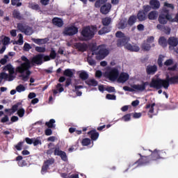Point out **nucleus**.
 Segmentation results:
<instances>
[{"label":"nucleus","mask_w":178,"mask_h":178,"mask_svg":"<svg viewBox=\"0 0 178 178\" xmlns=\"http://www.w3.org/2000/svg\"><path fill=\"white\" fill-rule=\"evenodd\" d=\"M77 33H79V28L73 25L66 27L63 31L64 35H68L69 37H73V35H76Z\"/></svg>","instance_id":"obj_9"},{"label":"nucleus","mask_w":178,"mask_h":178,"mask_svg":"<svg viewBox=\"0 0 178 178\" xmlns=\"http://www.w3.org/2000/svg\"><path fill=\"white\" fill-rule=\"evenodd\" d=\"M102 23L103 26H109V24H111V23H112V18H111L110 17H106L102 19Z\"/></svg>","instance_id":"obj_34"},{"label":"nucleus","mask_w":178,"mask_h":178,"mask_svg":"<svg viewBox=\"0 0 178 178\" xmlns=\"http://www.w3.org/2000/svg\"><path fill=\"white\" fill-rule=\"evenodd\" d=\"M147 17L149 20H156L158 17V11L153 10L149 13Z\"/></svg>","instance_id":"obj_28"},{"label":"nucleus","mask_w":178,"mask_h":178,"mask_svg":"<svg viewBox=\"0 0 178 178\" xmlns=\"http://www.w3.org/2000/svg\"><path fill=\"white\" fill-rule=\"evenodd\" d=\"M0 76H1V79L8 81V77H9V74L6 72L0 73Z\"/></svg>","instance_id":"obj_61"},{"label":"nucleus","mask_w":178,"mask_h":178,"mask_svg":"<svg viewBox=\"0 0 178 178\" xmlns=\"http://www.w3.org/2000/svg\"><path fill=\"white\" fill-rule=\"evenodd\" d=\"M43 60H44V54H39L32 58L31 61V65H34L35 64V65H37L38 66H40L41 65L42 63H43Z\"/></svg>","instance_id":"obj_12"},{"label":"nucleus","mask_w":178,"mask_h":178,"mask_svg":"<svg viewBox=\"0 0 178 178\" xmlns=\"http://www.w3.org/2000/svg\"><path fill=\"white\" fill-rule=\"evenodd\" d=\"M159 23L160 24H168V22H170L172 23V13H170L168 8H163L159 16Z\"/></svg>","instance_id":"obj_4"},{"label":"nucleus","mask_w":178,"mask_h":178,"mask_svg":"<svg viewBox=\"0 0 178 178\" xmlns=\"http://www.w3.org/2000/svg\"><path fill=\"white\" fill-rule=\"evenodd\" d=\"M74 75V72L72 71V70L66 69L63 72V76H65L66 77H69V79H72V77H73Z\"/></svg>","instance_id":"obj_30"},{"label":"nucleus","mask_w":178,"mask_h":178,"mask_svg":"<svg viewBox=\"0 0 178 178\" xmlns=\"http://www.w3.org/2000/svg\"><path fill=\"white\" fill-rule=\"evenodd\" d=\"M79 77L81 80H87L88 79V74L86 72H82L79 74Z\"/></svg>","instance_id":"obj_47"},{"label":"nucleus","mask_w":178,"mask_h":178,"mask_svg":"<svg viewBox=\"0 0 178 178\" xmlns=\"http://www.w3.org/2000/svg\"><path fill=\"white\" fill-rule=\"evenodd\" d=\"M105 90L108 92H115L116 90L115 89V87L113 86H108L105 88Z\"/></svg>","instance_id":"obj_59"},{"label":"nucleus","mask_w":178,"mask_h":178,"mask_svg":"<svg viewBox=\"0 0 178 178\" xmlns=\"http://www.w3.org/2000/svg\"><path fill=\"white\" fill-rule=\"evenodd\" d=\"M115 37H117V38H124L126 35H124V33L123 32L118 31L115 33Z\"/></svg>","instance_id":"obj_54"},{"label":"nucleus","mask_w":178,"mask_h":178,"mask_svg":"<svg viewBox=\"0 0 178 178\" xmlns=\"http://www.w3.org/2000/svg\"><path fill=\"white\" fill-rule=\"evenodd\" d=\"M96 31V26H87L83 28L81 32V35L83 38L84 41H90V40H92V38H94V35H95Z\"/></svg>","instance_id":"obj_3"},{"label":"nucleus","mask_w":178,"mask_h":178,"mask_svg":"<svg viewBox=\"0 0 178 178\" xmlns=\"http://www.w3.org/2000/svg\"><path fill=\"white\" fill-rule=\"evenodd\" d=\"M54 163H55V159L54 158H51L44 161L41 169L42 175H45V173L48 172V170L49 169V166H51V165H54Z\"/></svg>","instance_id":"obj_10"},{"label":"nucleus","mask_w":178,"mask_h":178,"mask_svg":"<svg viewBox=\"0 0 178 178\" xmlns=\"http://www.w3.org/2000/svg\"><path fill=\"white\" fill-rule=\"evenodd\" d=\"M88 136L90 137L91 141H97L99 137V133L96 129H92L88 132Z\"/></svg>","instance_id":"obj_16"},{"label":"nucleus","mask_w":178,"mask_h":178,"mask_svg":"<svg viewBox=\"0 0 178 178\" xmlns=\"http://www.w3.org/2000/svg\"><path fill=\"white\" fill-rule=\"evenodd\" d=\"M54 155H55V156H60L62 161H63L64 162H67V155L66 154V152L60 150L59 147H55L54 151Z\"/></svg>","instance_id":"obj_13"},{"label":"nucleus","mask_w":178,"mask_h":178,"mask_svg":"<svg viewBox=\"0 0 178 178\" xmlns=\"http://www.w3.org/2000/svg\"><path fill=\"white\" fill-rule=\"evenodd\" d=\"M125 49L128 51H130V52H138L140 51V47H138L137 44H125Z\"/></svg>","instance_id":"obj_22"},{"label":"nucleus","mask_w":178,"mask_h":178,"mask_svg":"<svg viewBox=\"0 0 178 178\" xmlns=\"http://www.w3.org/2000/svg\"><path fill=\"white\" fill-rule=\"evenodd\" d=\"M47 38L44 39H33V42L35 44H37L38 45H41L42 44H47Z\"/></svg>","instance_id":"obj_41"},{"label":"nucleus","mask_w":178,"mask_h":178,"mask_svg":"<svg viewBox=\"0 0 178 178\" xmlns=\"http://www.w3.org/2000/svg\"><path fill=\"white\" fill-rule=\"evenodd\" d=\"M111 30H112V27L108 26H105L98 31V34L99 35H102L104 34L110 33Z\"/></svg>","instance_id":"obj_25"},{"label":"nucleus","mask_w":178,"mask_h":178,"mask_svg":"<svg viewBox=\"0 0 178 178\" xmlns=\"http://www.w3.org/2000/svg\"><path fill=\"white\" fill-rule=\"evenodd\" d=\"M99 48H101V46L97 47V44H92L90 46V49L92 52V55H95V52H98Z\"/></svg>","instance_id":"obj_36"},{"label":"nucleus","mask_w":178,"mask_h":178,"mask_svg":"<svg viewBox=\"0 0 178 178\" xmlns=\"http://www.w3.org/2000/svg\"><path fill=\"white\" fill-rule=\"evenodd\" d=\"M90 144H91V139H90L88 138H85L82 139L81 145H83V147H88V145H90Z\"/></svg>","instance_id":"obj_39"},{"label":"nucleus","mask_w":178,"mask_h":178,"mask_svg":"<svg viewBox=\"0 0 178 178\" xmlns=\"http://www.w3.org/2000/svg\"><path fill=\"white\" fill-rule=\"evenodd\" d=\"M152 152L151 155L149 156L150 162H154V161H158V159H166V152L163 150H158L155 149L154 151L149 149Z\"/></svg>","instance_id":"obj_5"},{"label":"nucleus","mask_w":178,"mask_h":178,"mask_svg":"<svg viewBox=\"0 0 178 178\" xmlns=\"http://www.w3.org/2000/svg\"><path fill=\"white\" fill-rule=\"evenodd\" d=\"M56 88L57 90H58L59 92H63V91H65V89L63 88V87H62V85L60 83H58L56 85Z\"/></svg>","instance_id":"obj_64"},{"label":"nucleus","mask_w":178,"mask_h":178,"mask_svg":"<svg viewBox=\"0 0 178 178\" xmlns=\"http://www.w3.org/2000/svg\"><path fill=\"white\" fill-rule=\"evenodd\" d=\"M152 7H151V6L149 5H146L143 6V10L145 13H148V12H149V10H151Z\"/></svg>","instance_id":"obj_62"},{"label":"nucleus","mask_w":178,"mask_h":178,"mask_svg":"<svg viewBox=\"0 0 178 178\" xmlns=\"http://www.w3.org/2000/svg\"><path fill=\"white\" fill-rule=\"evenodd\" d=\"M20 105H22V102H17V104H14L11 108H6L4 112L6 113H10L9 115L10 116V115H13V113L17 111Z\"/></svg>","instance_id":"obj_17"},{"label":"nucleus","mask_w":178,"mask_h":178,"mask_svg":"<svg viewBox=\"0 0 178 178\" xmlns=\"http://www.w3.org/2000/svg\"><path fill=\"white\" fill-rule=\"evenodd\" d=\"M136 22H137V16L131 15L129 17L127 23L130 26H131L134 25Z\"/></svg>","instance_id":"obj_33"},{"label":"nucleus","mask_w":178,"mask_h":178,"mask_svg":"<svg viewBox=\"0 0 178 178\" xmlns=\"http://www.w3.org/2000/svg\"><path fill=\"white\" fill-rule=\"evenodd\" d=\"M140 158L136 161L135 163H130L129 165L128 168L125 170V172H127L129 169H131L134 165H138V166H144L145 165H148V163H151V160L149 159V156H143L141 154H138Z\"/></svg>","instance_id":"obj_6"},{"label":"nucleus","mask_w":178,"mask_h":178,"mask_svg":"<svg viewBox=\"0 0 178 178\" xmlns=\"http://www.w3.org/2000/svg\"><path fill=\"white\" fill-rule=\"evenodd\" d=\"M172 84H178V74L171 77L167 74L165 79H162L159 77L152 78L150 83L143 81L141 85L134 84L131 86V88L136 91H144L147 86H149L150 88H155L156 90H161L162 88L168 90L169 86Z\"/></svg>","instance_id":"obj_1"},{"label":"nucleus","mask_w":178,"mask_h":178,"mask_svg":"<svg viewBox=\"0 0 178 178\" xmlns=\"http://www.w3.org/2000/svg\"><path fill=\"white\" fill-rule=\"evenodd\" d=\"M155 103H153V104H147L145 106V108L146 109H149V113H148V116L149 118H150V119H152L153 118V115L152 114H150V113H154V106H155Z\"/></svg>","instance_id":"obj_24"},{"label":"nucleus","mask_w":178,"mask_h":178,"mask_svg":"<svg viewBox=\"0 0 178 178\" xmlns=\"http://www.w3.org/2000/svg\"><path fill=\"white\" fill-rule=\"evenodd\" d=\"M56 51H55V49H54V48H51V51H50V54L49 56L51 59L54 60V59H56Z\"/></svg>","instance_id":"obj_46"},{"label":"nucleus","mask_w":178,"mask_h":178,"mask_svg":"<svg viewBox=\"0 0 178 178\" xmlns=\"http://www.w3.org/2000/svg\"><path fill=\"white\" fill-rule=\"evenodd\" d=\"M11 5L13 6H22V2H20V0H11Z\"/></svg>","instance_id":"obj_49"},{"label":"nucleus","mask_w":178,"mask_h":178,"mask_svg":"<svg viewBox=\"0 0 178 178\" xmlns=\"http://www.w3.org/2000/svg\"><path fill=\"white\" fill-rule=\"evenodd\" d=\"M140 48L142 51H144V52H148V51H151V44L147 43V42H144L141 44Z\"/></svg>","instance_id":"obj_29"},{"label":"nucleus","mask_w":178,"mask_h":178,"mask_svg":"<svg viewBox=\"0 0 178 178\" xmlns=\"http://www.w3.org/2000/svg\"><path fill=\"white\" fill-rule=\"evenodd\" d=\"M30 49H31V46L30 45V44L27 42L24 43V51H26V52H28V51H30Z\"/></svg>","instance_id":"obj_60"},{"label":"nucleus","mask_w":178,"mask_h":178,"mask_svg":"<svg viewBox=\"0 0 178 178\" xmlns=\"http://www.w3.org/2000/svg\"><path fill=\"white\" fill-rule=\"evenodd\" d=\"M165 58V56L160 54L159 56V58L157 60V64L159 65V67H162L163 66V58Z\"/></svg>","instance_id":"obj_42"},{"label":"nucleus","mask_w":178,"mask_h":178,"mask_svg":"<svg viewBox=\"0 0 178 178\" xmlns=\"http://www.w3.org/2000/svg\"><path fill=\"white\" fill-rule=\"evenodd\" d=\"M136 19H138L139 22H144V20L147 19V17L145 16V13L143 11H139L138 13Z\"/></svg>","instance_id":"obj_31"},{"label":"nucleus","mask_w":178,"mask_h":178,"mask_svg":"<svg viewBox=\"0 0 178 178\" xmlns=\"http://www.w3.org/2000/svg\"><path fill=\"white\" fill-rule=\"evenodd\" d=\"M156 72H158V66H156V65H147L146 67V73L149 76H154V74H155Z\"/></svg>","instance_id":"obj_14"},{"label":"nucleus","mask_w":178,"mask_h":178,"mask_svg":"<svg viewBox=\"0 0 178 178\" xmlns=\"http://www.w3.org/2000/svg\"><path fill=\"white\" fill-rule=\"evenodd\" d=\"M168 44L169 46V49H172V48H175L177 45H178V39L175 37H170L168 40Z\"/></svg>","instance_id":"obj_19"},{"label":"nucleus","mask_w":178,"mask_h":178,"mask_svg":"<svg viewBox=\"0 0 178 178\" xmlns=\"http://www.w3.org/2000/svg\"><path fill=\"white\" fill-rule=\"evenodd\" d=\"M74 87H75V90H73L74 92H76V94L78 97H81L83 92H81V91H79V90L81 88H84V86L80 85V86H75Z\"/></svg>","instance_id":"obj_37"},{"label":"nucleus","mask_w":178,"mask_h":178,"mask_svg":"<svg viewBox=\"0 0 178 178\" xmlns=\"http://www.w3.org/2000/svg\"><path fill=\"white\" fill-rule=\"evenodd\" d=\"M8 59H9V56L8 55H5L4 58L0 60L1 65H6V62H8Z\"/></svg>","instance_id":"obj_55"},{"label":"nucleus","mask_w":178,"mask_h":178,"mask_svg":"<svg viewBox=\"0 0 178 178\" xmlns=\"http://www.w3.org/2000/svg\"><path fill=\"white\" fill-rule=\"evenodd\" d=\"M129 79H130V76L129 75V74L126 72H121L118 76L117 81L118 83H121L124 84V83H126V81H127Z\"/></svg>","instance_id":"obj_15"},{"label":"nucleus","mask_w":178,"mask_h":178,"mask_svg":"<svg viewBox=\"0 0 178 178\" xmlns=\"http://www.w3.org/2000/svg\"><path fill=\"white\" fill-rule=\"evenodd\" d=\"M24 113H26V111L23 108H19L17 112V115H18L19 118H23Z\"/></svg>","instance_id":"obj_48"},{"label":"nucleus","mask_w":178,"mask_h":178,"mask_svg":"<svg viewBox=\"0 0 178 178\" xmlns=\"http://www.w3.org/2000/svg\"><path fill=\"white\" fill-rule=\"evenodd\" d=\"M45 136H52V129L51 128H47L44 131Z\"/></svg>","instance_id":"obj_63"},{"label":"nucleus","mask_w":178,"mask_h":178,"mask_svg":"<svg viewBox=\"0 0 178 178\" xmlns=\"http://www.w3.org/2000/svg\"><path fill=\"white\" fill-rule=\"evenodd\" d=\"M52 23L54 26H57V27H62L63 26V21L58 17L53 18Z\"/></svg>","instance_id":"obj_26"},{"label":"nucleus","mask_w":178,"mask_h":178,"mask_svg":"<svg viewBox=\"0 0 178 178\" xmlns=\"http://www.w3.org/2000/svg\"><path fill=\"white\" fill-rule=\"evenodd\" d=\"M35 51H36V52H39L40 54H44V52H45V51H47V49H45L44 47H35Z\"/></svg>","instance_id":"obj_44"},{"label":"nucleus","mask_w":178,"mask_h":178,"mask_svg":"<svg viewBox=\"0 0 178 178\" xmlns=\"http://www.w3.org/2000/svg\"><path fill=\"white\" fill-rule=\"evenodd\" d=\"M21 60L22 63L19 66L16 68V72L17 73L23 74L26 72V75L28 77H30V74H31V72L29 70L30 67H31V61L27 58L26 56H22L21 57Z\"/></svg>","instance_id":"obj_2"},{"label":"nucleus","mask_w":178,"mask_h":178,"mask_svg":"<svg viewBox=\"0 0 178 178\" xmlns=\"http://www.w3.org/2000/svg\"><path fill=\"white\" fill-rule=\"evenodd\" d=\"M131 120V114H126L122 117L121 120H124V122H129Z\"/></svg>","instance_id":"obj_45"},{"label":"nucleus","mask_w":178,"mask_h":178,"mask_svg":"<svg viewBox=\"0 0 178 178\" xmlns=\"http://www.w3.org/2000/svg\"><path fill=\"white\" fill-rule=\"evenodd\" d=\"M55 122L54 119H51L49 122H45V126H47L49 129H55L56 127Z\"/></svg>","instance_id":"obj_32"},{"label":"nucleus","mask_w":178,"mask_h":178,"mask_svg":"<svg viewBox=\"0 0 178 178\" xmlns=\"http://www.w3.org/2000/svg\"><path fill=\"white\" fill-rule=\"evenodd\" d=\"M106 99H110L111 101H115L116 99V95H111V94H107L106 95Z\"/></svg>","instance_id":"obj_56"},{"label":"nucleus","mask_w":178,"mask_h":178,"mask_svg":"<svg viewBox=\"0 0 178 178\" xmlns=\"http://www.w3.org/2000/svg\"><path fill=\"white\" fill-rule=\"evenodd\" d=\"M149 5L154 10L159 9L161 7V3L158 0H151L149 1Z\"/></svg>","instance_id":"obj_23"},{"label":"nucleus","mask_w":178,"mask_h":178,"mask_svg":"<svg viewBox=\"0 0 178 178\" xmlns=\"http://www.w3.org/2000/svg\"><path fill=\"white\" fill-rule=\"evenodd\" d=\"M112 9V5L111 3H105L100 8V12L102 15H108V12H111Z\"/></svg>","instance_id":"obj_20"},{"label":"nucleus","mask_w":178,"mask_h":178,"mask_svg":"<svg viewBox=\"0 0 178 178\" xmlns=\"http://www.w3.org/2000/svg\"><path fill=\"white\" fill-rule=\"evenodd\" d=\"M88 63L90 65V66H95L96 62L95 60L92 59L91 57H88L87 58Z\"/></svg>","instance_id":"obj_50"},{"label":"nucleus","mask_w":178,"mask_h":178,"mask_svg":"<svg viewBox=\"0 0 178 178\" xmlns=\"http://www.w3.org/2000/svg\"><path fill=\"white\" fill-rule=\"evenodd\" d=\"M18 41L17 44H19V45H23V35L22 33L18 34Z\"/></svg>","instance_id":"obj_57"},{"label":"nucleus","mask_w":178,"mask_h":178,"mask_svg":"<svg viewBox=\"0 0 178 178\" xmlns=\"http://www.w3.org/2000/svg\"><path fill=\"white\" fill-rule=\"evenodd\" d=\"M23 144H24V142H19L17 145H15V148L16 149V150L17 151H22Z\"/></svg>","instance_id":"obj_51"},{"label":"nucleus","mask_w":178,"mask_h":178,"mask_svg":"<svg viewBox=\"0 0 178 178\" xmlns=\"http://www.w3.org/2000/svg\"><path fill=\"white\" fill-rule=\"evenodd\" d=\"M2 42L3 45H8L10 42V38L9 37L5 36L4 38L2 40Z\"/></svg>","instance_id":"obj_53"},{"label":"nucleus","mask_w":178,"mask_h":178,"mask_svg":"<svg viewBox=\"0 0 178 178\" xmlns=\"http://www.w3.org/2000/svg\"><path fill=\"white\" fill-rule=\"evenodd\" d=\"M17 29L21 33H24L25 35H31V34H33V29L31 27L29 26H24L22 23L17 24Z\"/></svg>","instance_id":"obj_11"},{"label":"nucleus","mask_w":178,"mask_h":178,"mask_svg":"<svg viewBox=\"0 0 178 178\" xmlns=\"http://www.w3.org/2000/svg\"><path fill=\"white\" fill-rule=\"evenodd\" d=\"M74 47L76 49H78L79 52H86L87 51L88 46L86 43L77 42L75 43Z\"/></svg>","instance_id":"obj_18"},{"label":"nucleus","mask_w":178,"mask_h":178,"mask_svg":"<svg viewBox=\"0 0 178 178\" xmlns=\"http://www.w3.org/2000/svg\"><path fill=\"white\" fill-rule=\"evenodd\" d=\"M13 16L15 19H17V20H22L23 19V17H22V15L20 14V12L16 10H15L13 12Z\"/></svg>","instance_id":"obj_40"},{"label":"nucleus","mask_w":178,"mask_h":178,"mask_svg":"<svg viewBox=\"0 0 178 178\" xmlns=\"http://www.w3.org/2000/svg\"><path fill=\"white\" fill-rule=\"evenodd\" d=\"M86 83L92 87H97L98 86V81H97L95 79H89L86 81Z\"/></svg>","instance_id":"obj_35"},{"label":"nucleus","mask_w":178,"mask_h":178,"mask_svg":"<svg viewBox=\"0 0 178 178\" xmlns=\"http://www.w3.org/2000/svg\"><path fill=\"white\" fill-rule=\"evenodd\" d=\"M94 54L96 55L97 60H102V59H105L109 55V50L104 47H100L97 50V52H95Z\"/></svg>","instance_id":"obj_8"},{"label":"nucleus","mask_w":178,"mask_h":178,"mask_svg":"<svg viewBox=\"0 0 178 178\" xmlns=\"http://www.w3.org/2000/svg\"><path fill=\"white\" fill-rule=\"evenodd\" d=\"M118 26H119V29H120L121 30H123V29H126V27H127V23L126 22L125 20H122L118 24Z\"/></svg>","instance_id":"obj_43"},{"label":"nucleus","mask_w":178,"mask_h":178,"mask_svg":"<svg viewBox=\"0 0 178 178\" xmlns=\"http://www.w3.org/2000/svg\"><path fill=\"white\" fill-rule=\"evenodd\" d=\"M119 69L116 67L111 68L107 73L106 76L110 81H116L119 77Z\"/></svg>","instance_id":"obj_7"},{"label":"nucleus","mask_w":178,"mask_h":178,"mask_svg":"<svg viewBox=\"0 0 178 178\" xmlns=\"http://www.w3.org/2000/svg\"><path fill=\"white\" fill-rule=\"evenodd\" d=\"M16 90L17 91V92H22V91H26V88L24 87V86L20 84L17 86Z\"/></svg>","instance_id":"obj_52"},{"label":"nucleus","mask_w":178,"mask_h":178,"mask_svg":"<svg viewBox=\"0 0 178 178\" xmlns=\"http://www.w3.org/2000/svg\"><path fill=\"white\" fill-rule=\"evenodd\" d=\"M129 40H130V38L126 36H124V38H122L121 39H118L117 41V47L124 46V48H126L127 44H129L128 43Z\"/></svg>","instance_id":"obj_21"},{"label":"nucleus","mask_w":178,"mask_h":178,"mask_svg":"<svg viewBox=\"0 0 178 178\" xmlns=\"http://www.w3.org/2000/svg\"><path fill=\"white\" fill-rule=\"evenodd\" d=\"M3 70H8L10 74H13V73H15V69L13 68V66H12L10 64L6 65L3 67Z\"/></svg>","instance_id":"obj_38"},{"label":"nucleus","mask_w":178,"mask_h":178,"mask_svg":"<svg viewBox=\"0 0 178 178\" xmlns=\"http://www.w3.org/2000/svg\"><path fill=\"white\" fill-rule=\"evenodd\" d=\"M159 44L162 48H166L168 47V40L165 37L161 36L159 39Z\"/></svg>","instance_id":"obj_27"},{"label":"nucleus","mask_w":178,"mask_h":178,"mask_svg":"<svg viewBox=\"0 0 178 178\" xmlns=\"http://www.w3.org/2000/svg\"><path fill=\"white\" fill-rule=\"evenodd\" d=\"M173 65V59L170 58L165 60L164 63V66H172Z\"/></svg>","instance_id":"obj_58"}]
</instances>
